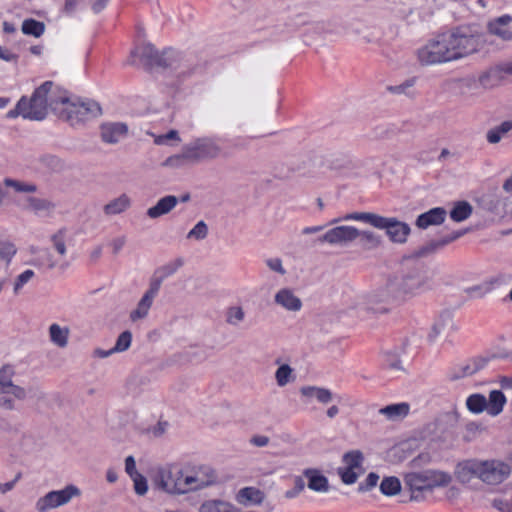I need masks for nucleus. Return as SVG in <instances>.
<instances>
[{
	"mask_svg": "<svg viewBox=\"0 0 512 512\" xmlns=\"http://www.w3.org/2000/svg\"><path fill=\"white\" fill-rule=\"evenodd\" d=\"M430 289L427 273L421 267L413 268L403 274L398 282H390L384 289L369 299V309L374 313H386L392 305L405 297L419 295Z\"/></svg>",
	"mask_w": 512,
	"mask_h": 512,
	"instance_id": "nucleus-1",
	"label": "nucleus"
},
{
	"mask_svg": "<svg viewBox=\"0 0 512 512\" xmlns=\"http://www.w3.org/2000/svg\"><path fill=\"white\" fill-rule=\"evenodd\" d=\"M3 184L8 188H12L16 193L27 194L15 200L16 205L24 212L39 218H52L54 216L58 206L55 202L47 198L30 195L38 190L35 183L5 178Z\"/></svg>",
	"mask_w": 512,
	"mask_h": 512,
	"instance_id": "nucleus-2",
	"label": "nucleus"
},
{
	"mask_svg": "<svg viewBox=\"0 0 512 512\" xmlns=\"http://www.w3.org/2000/svg\"><path fill=\"white\" fill-rule=\"evenodd\" d=\"M361 221L367 223L374 228L385 230L386 235L392 243L404 244L410 235V226L394 217H384L371 212H354L343 216L342 218L333 219L330 224L340 221Z\"/></svg>",
	"mask_w": 512,
	"mask_h": 512,
	"instance_id": "nucleus-3",
	"label": "nucleus"
},
{
	"mask_svg": "<svg viewBox=\"0 0 512 512\" xmlns=\"http://www.w3.org/2000/svg\"><path fill=\"white\" fill-rule=\"evenodd\" d=\"M451 482L452 476L450 473L436 469L409 472L404 475V484L411 492V500L415 501L420 500L421 493L445 488Z\"/></svg>",
	"mask_w": 512,
	"mask_h": 512,
	"instance_id": "nucleus-4",
	"label": "nucleus"
},
{
	"mask_svg": "<svg viewBox=\"0 0 512 512\" xmlns=\"http://www.w3.org/2000/svg\"><path fill=\"white\" fill-rule=\"evenodd\" d=\"M452 61H457L478 52L483 46V37L469 26H459L444 33Z\"/></svg>",
	"mask_w": 512,
	"mask_h": 512,
	"instance_id": "nucleus-5",
	"label": "nucleus"
},
{
	"mask_svg": "<svg viewBox=\"0 0 512 512\" xmlns=\"http://www.w3.org/2000/svg\"><path fill=\"white\" fill-rule=\"evenodd\" d=\"M56 90L59 89L52 81H45L35 89L29 99L25 96L21 97L26 102L28 120L41 121L46 118L48 109L58 102L55 98Z\"/></svg>",
	"mask_w": 512,
	"mask_h": 512,
	"instance_id": "nucleus-6",
	"label": "nucleus"
},
{
	"mask_svg": "<svg viewBox=\"0 0 512 512\" xmlns=\"http://www.w3.org/2000/svg\"><path fill=\"white\" fill-rule=\"evenodd\" d=\"M102 113L100 105L90 99L66 95V121L72 126L90 121Z\"/></svg>",
	"mask_w": 512,
	"mask_h": 512,
	"instance_id": "nucleus-7",
	"label": "nucleus"
},
{
	"mask_svg": "<svg viewBox=\"0 0 512 512\" xmlns=\"http://www.w3.org/2000/svg\"><path fill=\"white\" fill-rule=\"evenodd\" d=\"M417 59L423 66L453 62L445 34H438L417 50Z\"/></svg>",
	"mask_w": 512,
	"mask_h": 512,
	"instance_id": "nucleus-8",
	"label": "nucleus"
},
{
	"mask_svg": "<svg viewBox=\"0 0 512 512\" xmlns=\"http://www.w3.org/2000/svg\"><path fill=\"white\" fill-rule=\"evenodd\" d=\"M186 468H169L159 471L156 477V485L164 492L172 495H182L189 493V485L186 484Z\"/></svg>",
	"mask_w": 512,
	"mask_h": 512,
	"instance_id": "nucleus-9",
	"label": "nucleus"
},
{
	"mask_svg": "<svg viewBox=\"0 0 512 512\" xmlns=\"http://www.w3.org/2000/svg\"><path fill=\"white\" fill-rule=\"evenodd\" d=\"M222 148L214 138H197L185 145V157L192 163L214 159L221 154Z\"/></svg>",
	"mask_w": 512,
	"mask_h": 512,
	"instance_id": "nucleus-10",
	"label": "nucleus"
},
{
	"mask_svg": "<svg viewBox=\"0 0 512 512\" xmlns=\"http://www.w3.org/2000/svg\"><path fill=\"white\" fill-rule=\"evenodd\" d=\"M186 472L185 481L189 485L190 492L204 489L217 482L216 471L206 464L186 467Z\"/></svg>",
	"mask_w": 512,
	"mask_h": 512,
	"instance_id": "nucleus-11",
	"label": "nucleus"
},
{
	"mask_svg": "<svg viewBox=\"0 0 512 512\" xmlns=\"http://www.w3.org/2000/svg\"><path fill=\"white\" fill-rule=\"evenodd\" d=\"M358 229L354 226L342 225L329 229L317 238L319 244L327 243L332 246H347L357 239Z\"/></svg>",
	"mask_w": 512,
	"mask_h": 512,
	"instance_id": "nucleus-12",
	"label": "nucleus"
},
{
	"mask_svg": "<svg viewBox=\"0 0 512 512\" xmlns=\"http://www.w3.org/2000/svg\"><path fill=\"white\" fill-rule=\"evenodd\" d=\"M511 474V466L500 459L483 460V483L499 485Z\"/></svg>",
	"mask_w": 512,
	"mask_h": 512,
	"instance_id": "nucleus-13",
	"label": "nucleus"
},
{
	"mask_svg": "<svg viewBox=\"0 0 512 512\" xmlns=\"http://www.w3.org/2000/svg\"><path fill=\"white\" fill-rule=\"evenodd\" d=\"M454 475L461 484H469L474 479L483 482V460L472 458L460 461L455 466Z\"/></svg>",
	"mask_w": 512,
	"mask_h": 512,
	"instance_id": "nucleus-14",
	"label": "nucleus"
},
{
	"mask_svg": "<svg viewBox=\"0 0 512 512\" xmlns=\"http://www.w3.org/2000/svg\"><path fill=\"white\" fill-rule=\"evenodd\" d=\"M160 286L161 280L158 279L153 280L150 283L148 290L143 294L137 303L136 308L130 312L129 318L132 322H137L139 320L145 319L148 316L154 299L158 295Z\"/></svg>",
	"mask_w": 512,
	"mask_h": 512,
	"instance_id": "nucleus-15",
	"label": "nucleus"
},
{
	"mask_svg": "<svg viewBox=\"0 0 512 512\" xmlns=\"http://www.w3.org/2000/svg\"><path fill=\"white\" fill-rule=\"evenodd\" d=\"M512 16L504 14L493 18L487 23V31L490 35L495 36L503 41H512Z\"/></svg>",
	"mask_w": 512,
	"mask_h": 512,
	"instance_id": "nucleus-16",
	"label": "nucleus"
},
{
	"mask_svg": "<svg viewBox=\"0 0 512 512\" xmlns=\"http://www.w3.org/2000/svg\"><path fill=\"white\" fill-rule=\"evenodd\" d=\"M14 374V369L10 365H5L0 369V393H12L17 400H24L26 391L23 387L13 383Z\"/></svg>",
	"mask_w": 512,
	"mask_h": 512,
	"instance_id": "nucleus-17",
	"label": "nucleus"
},
{
	"mask_svg": "<svg viewBox=\"0 0 512 512\" xmlns=\"http://www.w3.org/2000/svg\"><path fill=\"white\" fill-rule=\"evenodd\" d=\"M128 127L122 122H106L100 126V135L104 143L116 144L126 137Z\"/></svg>",
	"mask_w": 512,
	"mask_h": 512,
	"instance_id": "nucleus-18",
	"label": "nucleus"
},
{
	"mask_svg": "<svg viewBox=\"0 0 512 512\" xmlns=\"http://www.w3.org/2000/svg\"><path fill=\"white\" fill-rule=\"evenodd\" d=\"M276 305L289 312H298L302 309V301L291 288H281L274 295Z\"/></svg>",
	"mask_w": 512,
	"mask_h": 512,
	"instance_id": "nucleus-19",
	"label": "nucleus"
},
{
	"mask_svg": "<svg viewBox=\"0 0 512 512\" xmlns=\"http://www.w3.org/2000/svg\"><path fill=\"white\" fill-rule=\"evenodd\" d=\"M303 479L307 480V487L316 493H327L330 490L328 478L316 468H306L302 472Z\"/></svg>",
	"mask_w": 512,
	"mask_h": 512,
	"instance_id": "nucleus-20",
	"label": "nucleus"
},
{
	"mask_svg": "<svg viewBox=\"0 0 512 512\" xmlns=\"http://www.w3.org/2000/svg\"><path fill=\"white\" fill-rule=\"evenodd\" d=\"M507 280V276L504 274H499L494 276L486 281H483L477 285L471 286L467 288L465 291L467 295L472 299L483 298L491 291H493L496 287L502 285Z\"/></svg>",
	"mask_w": 512,
	"mask_h": 512,
	"instance_id": "nucleus-21",
	"label": "nucleus"
},
{
	"mask_svg": "<svg viewBox=\"0 0 512 512\" xmlns=\"http://www.w3.org/2000/svg\"><path fill=\"white\" fill-rule=\"evenodd\" d=\"M132 55L139 57L143 64L149 67L168 65L163 56L160 55L155 47L150 43H146L137 47L132 52Z\"/></svg>",
	"mask_w": 512,
	"mask_h": 512,
	"instance_id": "nucleus-22",
	"label": "nucleus"
},
{
	"mask_svg": "<svg viewBox=\"0 0 512 512\" xmlns=\"http://www.w3.org/2000/svg\"><path fill=\"white\" fill-rule=\"evenodd\" d=\"M505 76H508L504 70V63L497 65L489 70L483 72L479 78V85L484 89L494 88L502 83L505 79Z\"/></svg>",
	"mask_w": 512,
	"mask_h": 512,
	"instance_id": "nucleus-23",
	"label": "nucleus"
},
{
	"mask_svg": "<svg viewBox=\"0 0 512 512\" xmlns=\"http://www.w3.org/2000/svg\"><path fill=\"white\" fill-rule=\"evenodd\" d=\"M447 212L442 207H435L420 214L416 219V226L420 229H427L430 226L440 225L445 221Z\"/></svg>",
	"mask_w": 512,
	"mask_h": 512,
	"instance_id": "nucleus-24",
	"label": "nucleus"
},
{
	"mask_svg": "<svg viewBox=\"0 0 512 512\" xmlns=\"http://www.w3.org/2000/svg\"><path fill=\"white\" fill-rule=\"evenodd\" d=\"M485 359H472L451 370L449 376L452 380L472 376L486 366Z\"/></svg>",
	"mask_w": 512,
	"mask_h": 512,
	"instance_id": "nucleus-25",
	"label": "nucleus"
},
{
	"mask_svg": "<svg viewBox=\"0 0 512 512\" xmlns=\"http://www.w3.org/2000/svg\"><path fill=\"white\" fill-rule=\"evenodd\" d=\"M64 504V489L51 491L45 496L39 498L36 502L38 512H47Z\"/></svg>",
	"mask_w": 512,
	"mask_h": 512,
	"instance_id": "nucleus-26",
	"label": "nucleus"
},
{
	"mask_svg": "<svg viewBox=\"0 0 512 512\" xmlns=\"http://www.w3.org/2000/svg\"><path fill=\"white\" fill-rule=\"evenodd\" d=\"M178 203V198L174 195H167L158 200V202L147 210V216L151 219L159 218L172 211Z\"/></svg>",
	"mask_w": 512,
	"mask_h": 512,
	"instance_id": "nucleus-27",
	"label": "nucleus"
},
{
	"mask_svg": "<svg viewBox=\"0 0 512 512\" xmlns=\"http://www.w3.org/2000/svg\"><path fill=\"white\" fill-rule=\"evenodd\" d=\"M462 235H463V232L458 231V232H453L452 234L445 236L441 239L432 240V241L426 243L425 245H423L422 247H420L419 250L417 251V255L423 257V256H427L429 254H432V253L442 249L446 245L450 244L451 242L455 241Z\"/></svg>",
	"mask_w": 512,
	"mask_h": 512,
	"instance_id": "nucleus-28",
	"label": "nucleus"
},
{
	"mask_svg": "<svg viewBox=\"0 0 512 512\" xmlns=\"http://www.w3.org/2000/svg\"><path fill=\"white\" fill-rule=\"evenodd\" d=\"M300 393L304 397L316 399L321 404H328L333 400L332 391L324 387L303 386Z\"/></svg>",
	"mask_w": 512,
	"mask_h": 512,
	"instance_id": "nucleus-29",
	"label": "nucleus"
},
{
	"mask_svg": "<svg viewBox=\"0 0 512 512\" xmlns=\"http://www.w3.org/2000/svg\"><path fill=\"white\" fill-rule=\"evenodd\" d=\"M131 205V199L126 194H121L119 197L108 202L103 211L107 216L118 215L125 212Z\"/></svg>",
	"mask_w": 512,
	"mask_h": 512,
	"instance_id": "nucleus-30",
	"label": "nucleus"
},
{
	"mask_svg": "<svg viewBox=\"0 0 512 512\" xmlns=\"http://www.w3.org/2000/svg\"><path fill=\"white\" fill-rule=\"evenodd\" d=\"M409 411L410 405L406 402L387 405L379 410L380 414L393 421L405 418Z\"/></svg>",
	"mask_w": 512,
	"mask_h": 512,
	"instance_id": "nucleus-31",
	"label": "nucleus"
},
{
	"mask_svg": "<svg viewBox=\"0 0 512 512\" xmlns=\"http://www.w3.org/2000/svg\"><path fill=\"white\" fill-rule=\"evenodd\" d=\"M236 500L243 505L259 504L263 501V493L255 487H245L238 491Z\"/></svg>",
	"mask_w": 512,
	"mask_h": 512,
	"instance_id": "nucleus-32",
	"label": "nucleus"
},
{
	"mask_svg": "<svg viewBox=\"0 0 512 512\" xmlns=\"http://www.w3.org/2000/svg\"><path fill=\"white\" fill-rule=\"evenodd\" d=\"M505 403V395L500 390H493L489 394L486 410L491 416H497L502 412Z\"/></svg>",
	"mask_w": 512,
	"mask_h": 512,
	"instance_id": "nucleus-33",
	"label": "nucleus"
},
{
	"mask_svg": "<svg viewBox=\"0 0 512 512\" xmlns=\"http://www.w3.org/2000/svg\"><path fill=\"white\" fill-rule=\"evenodd\" d=\"M357 239H359V245L364 250H373L380 247L382 244V237L368 230H358Z\"/></svg>",
	"mask_w": 512,
	"mask_h": 512,
	"instance_id": "nucleus-34",
	"label": "nucleus"
},
{
	"mask_svg": "<svg viewBox=\"0 0 512 512\" xmlns=\"http://www.w3.org/2000/svg\"><path fill=\"white\" fill-rule=\"evenodd\" d=\"M452 323V314L449 311H443L439 314L432 325L429 339L433 341Z\"/></svg>",
	"mask_w": 512,
	"mask_h": 512,
	"instance_id": "nucleus-35",
	"label": "nucleus"
},
{
	"mask_svg": "<svg viewBox=\"0 0 512 512\" xmlns=\"http://www.w3.org/2000/svg\"><path fill=\"white\" fill-rule=\"evenodd\" d=\"M512 130V119L503 121L500 125L491 128L486 134V139L490 144H497L502 137Z\"/></svg>",
	"mask_w": 512,
	"mask_h": 512,
	"instance_id": "nucleus-36",
	"label": "nucleus"
},
{
	"mask_svg": "<svg viewBox=\"0 0 512 512\" xmlns=\"http://www.w3.org/2000/svg\"><path fill=\"white\" fill-rule=\"evenodd\" d=\"M21 31L25 35L39 38L45 32V25L43 22L37 21L32 18L25 19L22 23Z\"/></svg>",
	"mask_w": 512,
	"mask_h": 512,
	"instance_id": "nucleus-37",
	"label": "nucleus"
},
{
	"mask_svg": "<svg viewBox=\"0 0 512 512\" xmlns=\"http://www.w3.org/2000/svg\"><path fill=\"white\" fill-rule=\"evenodd\" d=\"M380 491L385 496H394L401 491V482L395 476L384 477L380 483Z\"/></svg>",
	"mask_w": 512,
	"mask_h": 512,
	"instance_id": "nucleus-38",
	"label": "nucleus"
},
{
	"mask_svg": "<svg viewBox=\"0 0 512 512\" xmlns=\"http://www.w3.org/2000/svg\"><path fill=\"white\" fill-rule=\"evenodd\" d=\"M472 213V206L466 202H457L453 209L450 211V217L455 222H462L469 218Z\"/></svg>",
	"mask_w": 512,
	"mask_h": 512,
	"instance_id": "nucleus-39",
	"label": "nucleus"
},
{
	"mask_svg": "<svg viewBox=\"0 0 512 512\" xmlns=\"http://www.w3.org/2000/svg\"><path fill=\"white\" fill-rule=\"evenodd\" d=\"M466 406L469 411L478 414L486 409L487 399L481 394H473L467 398Z\"/></svg>",
	"mask_w": 512,
	"mask_h": 512,
	"instance_id": "nucleus-40",
	"label": "nucleus"
},
{
	"mask_svg": "<svg viewBox=\"0 0 512 512\" xmlns=\"http://www.w3.org/2000/svg\"><path fill=\"white\" fill-rule=\"evenodd\" d=\"M362 461L363 455L358 450L350 451L343 455V462L346 464L347 468H359L362 464Z\"/></svg>",
	"mask_w": 512,
	"mask_h": 512,
	"instance_id": "nucleus-41",
	"label": "nucleus"
},
{
	"mask_svg": "<svg viewBox=\"0 0 512 512\" xmlns=\"http://www.w3.org/2000/svg\"><path fill=\"white\" fill-rule=\"evenodd\" d=\"M245 313L240 306H233L227 310L226 322L230 325L237 326L244 320Z\"/></svg>",
	"mask_w": 512,
	"mask_h": 512,
	"instance_id": "nucleus-42",
	"label": "nucleus"
},
{
	"mask_svg": "<svg viewBox=\"0 0 512 512\" xmlns=\"http://www.w3.org/2000/svg\"><path fill=\"white\" fill-rule=\"evenodd\" d=\"M276 382L280 387L287 385L292 378V369L289 365H281L275 373Z\"/></svg>",
	"mask_w": 512,
	"mask_h": 512,
	"instance_id": "nucleus-43",
	"label": "nucleus"
},
{
	"mask_svg": "<svg viewBox=\"0 0 512 512\" xmlns=\"http://www.w3.org/2000/svg\"><path fill=\"white\" fill-rule=\"evenodd\" d=\"M208 235V226L204 221H199L187 234L188 239L203 240Z\"/></svg>",
	"mask_w": 512,
	"mask_h": 512,
	"instance_id": "nucleus-44",
	"label": "nucleus"
},
{
	"mask_svg": "<svg viewBox=\"0 0 512 512\" xmlns=\"http://www.w3.org/2000/svg\"><path fill=\"white\" fill-rule=\"evenodd\" d=\"M131 341H132L131 332L124 331L118 336L117 341H116L114 347H112V348L114 349L115 353L124 352L130 347Z\"/></svg>",
	"mask_w": 512,
	"mask_h": 512,
	"instance_id": "nucleus-45",
	"label": "nucleus"
},
{
	"mask_svg": "<svg viewBox=\"0 0 512 512\" xmlns=\"http://www.w3.org/2000/svg\"><path fill=\"white\" fill-rule=\"evenodd\" d=\"M186 163H191V162L188 161L187 157H185V146H184L181 153L168 157L164 161L163 165L167 166V167H172V168H179Z\"/></svg>",
	"mask_w": 512,
	"mask_h": 512,
	"instance_id": "nucleus-46",
	"label": "nucleus"
},
{
	"mask_svg": "<svg viewBox=\"0 0 512 512\" xmlns=\"http://www.w3.org/2000/svg\"><path fill=\"white\" fill-rule=\"evenodd\" d=\"M49 337L51 342L59 347H64V331L60 325L54 323L49 327Z\"/></svg>",
	"mask_w": 512,
	"mask_h": 512,
	"instance_id": "nucleus-47",
	"label": "nucleus"
},
{
	"mask_svg": "<svg viewBox=\"0 0 512 512\" xmlns=\"http://www.w3.org/2000/svg\"><path fill=\"white\" fill-rule=\"evenodd\" d=\"M293 481H294V487L285 492V498H287V499L296 498L305 489V481L302 476H295Z\"/></svg>",
	"mask_w": 512,
	"mask_h": 512,
	"instance_id": "nucleus-48",
	"label": "nucleus"
},
{
	"mask_svg": "<svg viewBox=\"0 0 512 512\" xmlns=\"http://www.w3.org/2000/svg\"><path fill=\"white\" fill-rule=\"evenodd\" d=\"M133 483H134V490L136 494L143 496L148 491V485L147 480L142 474L134 475V477H131Z\"/></svg>",
	"mask_w": 512,
	"mask_h": 512,
	"instance_id": "nucleus-49",
	"label": "nucleus"
},
{
	"mask_svg": "<svg viewBox=\"0 0 512 512\" xmlns=\"http://www.w3.org/2000/svg\"><path fill=\"white\" fill-rule=\"evenodd\" d=\"M338 474L342 480V482L346 485L354 484L358 479V474L355 472V469L351 468H340L338 470Z\"/></svg>",
	"mask_w": 512,
	"mask_h": 512,
	"instance_id": "nucleus-50",
	"label": "nucleus"
},
{
	"mask_svg": "<svg viewBox=\"0 0 512 512\" xmlns=\"http://www.w3.org/2000/svg\"><path fill=\"white\" fill-rule=\"evenodd\" d=\"M378 480H379V475L374 472H370L367 475L365 481L361 482L359 484L358 491L359 492H367V491L371 490L372 488H374L377 485Z\"/></svg>",
	"mask_w": 512,
	"mask_h": 512,
	"instance_id": "nucleus-51",
	"label": "nucleus"
},
{
	"mask_svg": "<svg viewBox=\"0 0 512 512\" xmlns=\"http://www.w3.org/2000/svg\"><path fill=\"white\" fill-rule=\"evenodd\" d=\"M34 276V271L27 269L24 272H22L18 277L16 278V281L14 283V292L18 293L19 290L27 283L29 282Z\"/></svg>",
	"mask_w": 512,
	"mask_h": 512,
	"instance_id": "nucleus-52",
	"label": "nucleus"
},
{
	"mask_svg": "<svg viewBox=\"0 0 512 512\" xmlns=\"http://www.w3.org/2000/svg\"><path fill=\"white\" fill-rule=\"evenodd\" d=\"M26 102L20 98L18 103L16 104V107L7 113L8 118H16L18 116L23 117L24 119H28L26 109H25Z\"/></svg>",
	"mask_w": 512,
	"mask_h": 512,
	"instance_id": "nucleus-53",
	"label": "nucleus"
},
{
	"mask_svg": "<svg viewBox=\"0 0 512 512\" xmlns=\"http://www.w3.org/2000/svg\"><path fill=\"white\" fill-rule=\"evenodd\" d=\"M385 365L390 370L401 371L403 370L401 361L398 356L394 353H387L385 358Z\"/></svg>",
	"mask_w": 512,
	"mask_h": 512,
	"instance_id": "nucleus-54",
	"label": "nucleus"
},
{
	"mask_svg": "<svg viewBox=\"0 0 512 512\" xmlns=\"http://www.w3.org/2000/svg\"><path fill=\"white\" fill-rule=\"evenodd\" d=\"M169 140H180L176 130H170L165 134L156 136L154 142L157 145H164L167 144Z\"/></svg>",
	"mask_w": 512,
	"mask_h": 512,
	"instance_id": "nucleus-55",
	"label": "nucleus"
},
{
	"mask_svg": "<svg viewBox=\"0 0 512 512\" xmlns=\"http://www.w3.org/2000/svg\"><path fill=\"white\" fill-rule=\"evenodd\" d=\"M15 399L12 393H0V407L6 410H13L15 408Z\"/></svg>",
	"mask_w": 512,
	"mask_h": 512,
	"instance_id": "nucleus-56",
	"label": "nucleus"
},
{
	"mask_svg": "<svg viewBox=\"0 0 512 512\" xmlns=\"http://www.w3.org/2000/svg\"><path fill=\"white\" fill-rule=\"evenodd\" d=\"M266 264L271 270L281 275H284L286 273V270L283 268L282 261L279 258L268 259L266 261Z\"/></svg>",
	"mask_w": 512,
	"mask_h": 512,
	"instance_id": "nucleus-57",
	"label": "nucleus"
},
{
	"mask_svg": "<svg viewBox=\"0 0 512 512\" xmlns=\"http://www.w3.org/2000/svg\"><path fill=\"white\" fill-rule=\"evenodd\" d=\"M414 83H415V80L410 79L400 85L390 87L389 90L395 94H405L407 89L411 88L414 85Z\"/></svg>",
	"mask_w": 512,
	"mask_h": 512,
	"instance_id": "nucleus-58",
	"label": "nucleus"
},
{
	"mask_svg": "<svg viewBox=\"0 0 512 512\" xmlns=\"http://www.w3.org/2000/svg\"><path fill=\"white\" fill-rule=\"evenodd\" d=\"M52 242L59 254H64V236L61 230L52 236Z\"/></svg>",
	"mask_w": 512,
	"mask_h": 512,
	"instance_id": "nucleus-59",
	"label": "nucleus"
},
{
	"mask_svg": "<svg viewBox=\"0 0 512 512\" xmlns=\"http://www.w3.org/2000/svg\"><path fill=\"white\" fill-rule=\"evenodd\" d=\"M125 471L126 473L131 477H134V475L139 474V472L136 469V462L133 456H128L125 459Z\"/></svg>",
	"mask_w": 512,
	"mask_h": 512,
	"instance_id": "nucleus-60",
	"label": "nucleus"
},
{
	"mask_svg": "<svg viewBox=\"0 0 512 512\" xmlns=\"http://www.w3.org/2000/svg\"><path fill=\"white\" fill-rule=\"evenodd\" d=\"M269 437L265 435H254L250 439V443L256 447H265L269 444Z\"/></svg>",
	"mask_w": 512,
	"mask_h": 512,
	"instance_id": "nucleus-61",
	"label": "nucleus"
},
{
	"mask_svg": "<svg viewBox=\"0 0 512 512\" xmlns=\"http://www.w3.org/2000/svg\"><path fill=\"white\" fill-rule=\"evenodd\" d=\"M493 507L502 511V512H510L511 511V505L502 499H494L492 503Z\"/></svg>",
	"mask_w": 512,
	"mask_h": 512,
	"instance_id": "nucleus-62",
	"label": "nucleus"
},
{
	"mask_svg": "<svg viewBox=\"0 0 512 512\" xmlns=\"http://www.w3.org/2000/svg\"><path fill=\"white\" fill-rule=\"evenodd\" d=\"M125 237H118L112 240L111 247L114 254H117L125 245Z\"/></svg>",
	"mask_w": 512,
	"mask_h": 512,
	"instance_id": "nucleus-63",
	"label": "nucleus"
},
{
	"mask_svg": "<svg viewBox=\"0 0 512 512\" xmlns=\"http://www.w3.org/2000/svg\"><path fill=\"white\" fill-rule=\"evenodd\" d=\"M183 265L182 259H177L174 263L169 264L164 267V270L166 271L165 275H172L174 274L181 266Z\"/></svg>",
	"mask_w": 512,
	"mask_h": 512,
	"instance_id": "nucleus-64",
	"label": "nucleus"
}]
</instances>
